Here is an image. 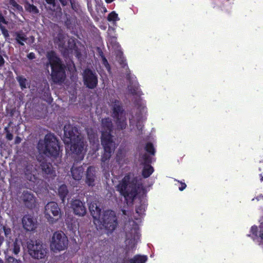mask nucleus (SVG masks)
<instances>
[{
	"label": "nucleus",
	"mask_w": 263,
	"mask_h": 263,
	"mask_svg": "<svg viewBox=\"0 0 263 263\" xmlns=\"http://www.w3.org/2000/svg\"><path fill=\"white\" fill-rule=\"evenodd\" d=\"M63 141L65 144H70V151L74 160L71 168L72 178L76 180H80L83 176L84 168L82 165L78 166V163L84 159L86 153L84 137L77 127L67 124L64 127Z\"/></svg>",
	"instance_id": "1"
},
{
	"label": "nucleus",
	"mask_w": 263,
	"mask_h": 263,
	"mask_svg": "<svg viewBox=\"0 0 263 263\" xmlns=\"http://www.w3.org/2000/svg\"><path fill=\"white\" fill-rule=\"evenodd\" d=\"M113 127L112 120L109 117L102 119L101 142L104 149V153L101 157V161L103 162L110 159L116 147L115 142L113 140L114 136L111 134Z\"/></svg>",
	"instance_id": "2"
},
{
	"label": "nucleus",
	"mask_w": 263,
	"mask_h": 263,
	"mask_svg": "<svg viewBox=\"0 0 263 263\" xmlns=\"http://www.w3.org/2000/svg\"><path fill=\"white\" fill-rule=\"evenodd\" d=\"M94 223L101 230L104 229L107 233H112L118 226V218L116 213L110 210L104 211L101 214V210L96 206V210L90 209Z\"/></svg>",
	"instance_id": "3"
},
{
	"label": "nucleus",
	"mask_w": 263,
	"mask_h": 263,
	"mask_svg": "<svg viewBox=\"0 0 263 263\" xmlns=\"http://www.w3.org/2000/svg\"><path fill=\"white\" fill-rule=\"evenodd\" d=\"M117 188L126 200L129 199L133 202L140 190L143 189V185L137 177H132L130 174H127L117 185Z\"/></svg>",
	"instance_id": "4"
},
{
	"label": "nucleus",
	"mask_w": 263,
	"mask_h": 263,
	"mask_svg": "<svg viewBox=\"0 0 263 263\" xmlns=\"http://www.w3.org/2000/svg\"><path fill=\"white\" fill-rule=\"evenodd\" d=\"M47 58L51 67V77L55 84L63 83L66 78L65 65L54 51H50Z\"/></svg>",
	"instance_id": "5"
},
{
	"label": "nucleus",
	"mask_w": 263,
	"mask_h": 263,
	"mask_svg": "<svg viewBox=\"0 0 263 263\" xmlns=\"http://www.w3.org/2000/svg\"><path fill=\"white\" fill-rule=\"evenodd\" d=\"M44 213L45 218L50 224L57 222L62 217L61 209L58 203L54 201L49 202L45 206Z\"/></svg>",
	"instance_id": "6"
},
{
	"label": "nucleus",
	"mask_w": 263,
	"mask_h": 263,
	"mask_svg": "<svg viewBox=\"0 0 263 263\" xmlns=\"http://www.w3.org/2000/svg\"><path fill=\"white\" fill-rule=\"evenodd\" d=\"M44 141L45 146L43 153L48 157L57 158L60 153V146L57 138L53 135H47Z\"/></svg>",
	"instance_id": "7"
},
{
	"label": "nucleus",
	"mask_w": 263,
	"mask_h": 263,
	"mask_svg": "<svg viewBox=\"0 0 263 263\" xmlns=\"http://www.w3.org/2000/svg\"><path fill=\"white\" fill-rule=\"evenodd\" d=\"M68 240L62 231H56L51 237L50 248L54 252L64 251L68 248Z\"/></svg>",
	"instance_id": "8"
},
{
	"label": "nucleus",
	"mask_w": 263,
	"mask_h": 263,
	"mask_svg": "<svg viewBox=\"0 0 263 263\" xmlns=\"http://www.w3.org/2000/svg\"><path fill=\"white\" fill-rule=\"evenodd\" d=\"M27 248L29 255L34 259H43L46 256V249L37 241L29 240L27 242Z\"/></svg>",
	"instance_id": "9"
},
{
	"label": "nucleus",
	"mask_w": 263,
	"mask_h": 263,
	"mask_svg": "<svg viewBox=\"0 0 263 263\" xmlns=\"http://www.w3.org/2000/svg\"><path fill=\"white\" fill-rule=\"evenodd\" d=\"M37 160L40 163L38 166L39 175L40 174L45 179L53 178L56 176L55 168L52 163L41 157H38Z\"/></svg>",
	"instance_id": "10"
},
{
	"label": "nucleus",
	"mask_w": 263,
	"mask_h": 263,
	"mask_svg": "<svg viewBox=\"0 0 263 263\" xmlns=\"http://www.w3.org/2000/svg\"><path fill=\"white\" fill-rule=\"evenodd\" d=\"M83 81L84 85L88 88L93 89L98 84V76L95 71L86 68L83 72Z\"/></svg>",
	"instance_id": "11"
},
{
	"label": "nucleus",
	"mask_w": 263,
	"mask_h": 263,
	"mask_svg": "<svg viewBox=\"0 0 263 263\" xmlns=\"http://www.w3.org/2000/svg\"><path fill=\"white\" fill-rule=\"evenodd\" d=\"M24 176L30 181L35 182L39 175L38 166L31 161H25L23 163Z\"/></svg>",
	"instance_id": "12"
},
{
	"label": "nucleus",
	"mask_w": 263,
	"mask_h": 263,
	"mask_svg": "<svg viewBox=\"0 0 263 263\" xmlns=\"http://www.w3.org/2000/svg\"><path fill=\"white\" fill-rule=\"evenodd\" d=\"M71 208L73 213L78 216H83L86 213V208L85 203L79 199H72L71 202Z\"/></svg>",
	"instance_id": "13"
},
{
	"label": "nucleus",
	"mask_w": 263,
	"mask_h": 263,
	"mask_svg": "<svg viewBox=\"0 0 263 263\" xmlns=\"http://www.w3.org/2000/svg\"><path fill=\"white\" fill-rule=\"evenodd\" d=\"M37 220L32 215H25L22 218V224L27 231H33L37 227Z\"/></svg>",
	"instance_id": "14"
},
{
	"label": "nucleus",
	"mask_w": 263,
	"mask_h": 263,
	"mask_svg": "<svg viewBox=\"0 0 263 263\" xmlns=\"http://www.w3.org/2000/svg\"><path fill=\"white\" fill-rule=\"evenodd\" d=\"M20 200L25 206L29 209H32L35 206V197L34 195L28 191H24L20 196Z\"/></svg>",
	"instance_id": "15"
},
{
	"label": "nucleus",
	"mask_w": 263,
	"mask_h": 263,
	"mask_svg": "<svg viewBox=\"0 0 263 263\" xmlns=\"http://www.w3.org/2000/svg\"><path fill=\"white\" fill-rule=\"evenodd\" d=\"M112 117H116L126 115L123 103L119 100L115 99L112 101Z\"/></svg>",
	"instance_id": "16"
},
{
	"label": "nucleus",
	"mask_w": 263,
	"mask_h": 263,
	"mask_svg": "<svg viewBox=\"0 0 263 263\" xmlns=\"http://www.w3.org/2000/svg\"><path fill=\"white\" fill-rule=\"evenodd\" d=\"M96 178V170L93 166H89L86 171V183L89 186H93L95 185V181Z\"/></svg>",
	"instance_id": "17"
},
{
	"label": "nucleus",
	"mask_w": 263,
	"mask_h": 263,
	"mask_svg": "<svg viewBox=\"0 0 263 263\" xmlns=\"http://www.w3.org/2000/svg\"><path fill=\"white\" fill-rule=\"evenodd\" d=\"M113 118L115 119V124L117 130H124L126 128L127 123L126 115L116 117Z\"/></svg>",
	"instance_id": "18"
},
{
	"label": "nucleus",
	"mask_w": 263,
	"mask_h": 263,
	"mask_svg": "<svg viewBox=\"0 0 263 263\" xmlns=\"http://www.w3.org/2000/svg\"><path fill=\"white\" fill-rule=\"evenodd\" d=\"M14 36L16 42L20 46H24V43L27 42L28 40L26 34L22 30L15 32Z\"/></svg>",
	"instance_id": "19"
},
{
	"label": "nucleus",
	"mask_w": 263,
	"mask_h": 263,
	"mask_svg": "<svg viewBox=\"0 0 263 263\" xmlns=\"http://www.w3.org/2000/svg\"><path fill=\"white\" fill-rule=\"evenodd\" d=\"M59 196L63 202H65V200L68 193L67 187L65 184L61 185L58 189Z\"/></svg>",
	"instance_id": "20"
},
{
	"label": "nucleus",
	"mask_w": 263,
	"mask_h": 263,
	"mask_svg": "<svg viewBox=\"0 0 263 263\" xmlns=\"http://www.w3.org/2000/svg\"><path fill=\"white\" fill-rule=\"evenodd\" d=\"M142 175L144 178L149 177L154 172V168L151 165H143Z\"/></svg>",
	"instance_id": "21"
},
{
	"label": "nucleus",
	"mask_w": 263,
	"mask_h": 263,
	"mask_svg": "<svg viewBox=\"0 0 263 263\" xmlns=\"http://www.w3.org/2000/svg\"><path fill=\"white\" fill-rule=\"evenodd\" d=\"M147 260V256L136 255L129 260L130 263H145Z\"/></svg>",
	"instance_id": "22"
},
{
	"label": "nucleus",
	"mask_w": 263,
	"mask_h": 263,
	"mask_svg": "<svg viewBox=\"0 0 263 263\" xmlns=\"http://www.w3.org/2000/svg\"><path fill=\"white\" fill-rule=\"evenodd\" d=\"M24 7L26 11L29 13L34 14H37L39 13L37 8L34 5L30 4L28 2H25Z\"/></svg>",
	"instance_id": "23"
},
{
	"label": "nucleus",
	"mask_w": 263,
	"mask_h": 263,
	"mask_svg": "<svg viewBox=\"0 0 263 263\" xmlns=\"http://www.w3.org/2000/svg\"><path fill=\"white\" fill-rule=\"evenodd\" d=\"M141 164L142 165H151L152 163V158L147 154H144L142 155L140 157Z\"/></svg>",
	"instance_id": "24"
},
{
	"label": "nucleus",
	"mask_w": 263,
	"mask_h": 263,
	"mask_svg": "<svg viewBox=\"0 0 263 263\" xmlns=\"http://www.w3.org/2000/svg\"><path fill=\"white\" fill-rule=\"evenodd\" d=\"M16 80L19 83L22 90L27 88V79L23 76H18L16 77Z\"/></svg>",
	"instance_id": "25"
},
{
	"label": "nucleus",
	"mask_w": 263,
	"mask_h": 263,
	"mask_svg": "<svg viewBox=\"0 0 263 263\" xmlns=\"http://www.w3.org/2000/svg\"><path fill=\"white\" fill-rule=\"evenodd\" d=\"M21 243V241L18 240V239L16 238L12 244V252L15 255L18 254L20 251Z\"/></svg>",
	"instance_id": "26"
},
{
	"label": "nucleus",
	"mask_w": 263,
	"mask_h": 263,
	"mask_svg": "<svg viewBox=\"0 0 263 263\" xmlns=\"http://www.w3.org/2000/svg\"><path fill=\"white\" fill-rule=\"evenodd\" d=\"M3 230L5 237L9 240H12L13 234L11 229L8 226L5 225L3 226Z\"/></svg>",
	"instance_id": "27"
},
{
	"label": "nucleus",
	"mask_w": 263,
	"mask_h": 263,
	"mask_svg": "<svg viewBox=\"0 0 263 263\" xmlns=\"http://www.w3.org/2000/svg\"><path fill=\"white\" fill-rule=\"evenodd\" d=\"M145 149L151 155H154L156 152L154 146L151 142H148L146 144Z\"/></svg>",
	"instance_id": "28"
},
{
	"label": "nucleus",
	"mask_w": 263,
	"mask_h": 263,
	"mask_svg": "<svg viewBox=\"0 0 263 263\" xmlns=\"http://www.w3.org/2000/svg\"><path fill=\"white\" fill-rule=\"evenodd\" d=\"M146 208V204L144 203H140L136 208V212L139 215H142L144 214L145 209Z\"/></svg>",
	"instance_id": "29"
},
{
	"label": "nucleus",
	"mask_w": 263,
	"mask_h": 263,
	"mask_svg": "<svg viewBox=\"0 0 263 263\" xmlns=\"http://www.w3.org/2000/svg\"><path fill=\"white\" fill-rule=\"evenodd\" d=\"M119 20L118 14L115 11H112L107 16V20L109 22H116Z\"/></svg>",
	"instance_id": "30"
},
{
	"label": "nucleus",
	"mask_w": 263,
	"mask_h": 263,
	"mask_svg": "<svg viewBox=\"0 0 263 263\" xmlns=\"http://www.w3.org/2000/svg\"><path fill=\"white\" fill-rule=\"evenodd\" d=\"M4 131L6 134V138L8 140L11 141L13 139V136L12 133H10L8 127H5L4 128Z\"/></svg>",
	"instance_id": "31"
},
{
	"label": "nucleus",
	"mask_w": 263,
	"mask_h": 263,
	"mask_svg": "<svg viewBox=\"0 0 263 263\" xmlns=\"http://www.w3.org/2000/svg\"><path fill=\"white\" fill-rule=\"evenodd\" d=\"M10 4L13 7L15 8L18 11H22L23 7L18 4L15 0H10Z\"/></svg>",
	"instance_id": "32"
},
{
	"label": "nucleus",
	"mask_w": 263,
	"mask_h": 263,
	"mask_svg": "<svg viewBox=\"0 0 263 263\" xmlns=\"http://www.w3.org/2000/svg\"><path fill=\"white\" fill-rule=\"evenodd\" d=\"M0 30L5 37L7 38L9 36V34L8 30L5 28V26H3L1 24H0Z\"/></svg>",
	"instance_id": "33"
},
{
	"label": "nucleus",
	"mask_w": 263,
	"mask_h": 263,
	"mask_svg": "<svg viewBox=\"0 0 263 263\" xmlns=\"http://www.w3.org/2000/svg\"><path fill=\"white\" fill-rule=\"evenodd\" d=\"M136 127L139 133L142 132L143 125L139 120L136 123Z\"/></svg>",
	"instance_id": "34"
},
{
	"label": "nucleus",
	"mask_w": 263,
	"mask_h": 263,
	"mask_svg": "<svg viewBox=\"0 0 263 263\" xmlns=\"http://www.w3.org/2000/svg\"><path fill=\"white\" fill-rule=\"evenodd\" d=\"M251 232L253 235L257 236L258 233V228L256 226H253L251 228Z\"/></svg>",
	"instance_id": "35"
},
{
	"label": "nucleus",
	"mask_w": 263,
	"mask_h": 263,
	"mask_svg": "<svg viewBox=\"0 0 263 263\" xmlns=\"http://www.w3.org/2000/svg\"><path fill=\"white\" fill-rule=\"evenodd\" d=\"M178 182L180 184V186L179 187V190L180 191H183L186 187V184L184 182H182V181H178Z\"/></svg>",
	"instance_id": "36"
},
{
	"label": "nucleus",
	"mask_w": 263,
	"mask_h": 263,
	"mask_svg": "<svg viewBox=\"0 0 263 263\" xmlns=\"http://www.w3.org/2000/svg\"><path fill=\"white\" fill-rule=\"evenodd\" d=\"M0 23L7 25L8 22L6 20L2 13L0 12Z\"/></svg>",
	"instance_id": "37"
},
{
	"label": "nucleus",
	"mask_w": 263,
	"mask_h": 263,
	"mask_svg": "<svg viewBox=\"0 0 263 263\" xmlns=\"http://www.w3.org/2000/svg\"><path fill=\"white\" fill-rule=\"evenodd\" d=\"M119 63L123 68H125V66H127V63H126V60L124 59V58H121Z\"/></svg>",
	"instance_id": "38"
},
{
	"label": "nucleus",
	"mask_w": 263,
	"mask_h": 263,
	"mask_svg": "<svg viewBox=\"0 0 263 263\" xmlns=\"http://www.w3.org/2000/svg\"><path fill=\"white\" fill-rule=\"evenodd\" d=\"M27 58L30 60H33L35 58V54L33 52H30L27 54Z\"/></svg>",
	"instance_id": "39"
},
{
	"label": "nucleus",
	"mask_w": 263,
	"mask_h": 263,
	"mask_svg": "<svg viewBox=\"0 0 263 263\" xmlns=\"http://www.w3.org/2000/svg\"><path fill=\"white\" fill-rule=\"evenodd\" d=\"M5 62V61L3 56L1 54H0V67H2V66H4Z\"/></svg>",
	"instance_id": "40"
},
{
	"label": "nucleus",
	"mask_w": 263,
	"mask_h": 263,
	"mask_svg": "<svg viewBox=\"0 0 263 263\" xmlns=\"http://www.w3.org/2000/svg\"><path fill=\"white\" fill-rule=\"evenodd\" d=\"M21 141H22V139L20 137L16 136L15 139L14 143H15V144H19L20 143H21Z\"/></svg>",
	"instance_id": "41"
},
{
	"label": "nucleus",
	"mask_w": 263,
	"mask_h": 263,
	"mask_svg": "<svg viewBox=\"0 0 263 263\" xmlns=\"http://www.w3.org/2000/svg\"><path fill=\"white\" fill-rule=\"evenodd\" d=\"M62 6H65L67 5L69 0H59Z\"/></svg>",
	"instance_id": "42"
},
{
	"label": "nucleus",
	"mask_w": 263,
	"mask_h": 263,
	"mask_svg": "<svg viewBox=\"0 0 263 263\" xmlns=\"http://www.w3.org/2000/svg\"><path fill=\"white\" fill-rule=\"evenodd\" d=\"M137 90H138V87H136V88H134L133 89H130L131 92L133 95H137L138 94Z\"/></svg>",
	"instance_id": "43"
},
{
	"label": "nucleus",
	"mask_w": 263,
	"mask_h": 263,
	"mask_svg": "<svg viewBox=\"0 0 263 263\" xmlns=\"http://www.w3.org/2000/svg\"><path fill=\"white\" fill-rule=\"evenodd\" d=\"M47 4L54 5L55 0H45Z\"/></svg>",
	"instance_id": "44"
},
{
	"label": "nucleus",
	"mask_w": 263,
	"mask_h": 263,
	"mask_svg": "<svg viewBox=\"0 0 263 263\" xmlns=\"http://www.w3.org/2000/svg\"><path fill=\"white\" fill-rule=\"evenodd\" d=\"M47 4L54 5L55 0H45Z\"/></svg>",
	"instance_id": "45"
},
{
	"label": "nucleus",
	"mask_w": 263,
	"mask_h": 263,
	"mask_svg": "<svg viewBox=\"0 0 263 263\" xmlns=\"http://www.w3.org/2000/svg\"><path fill=\"white\" fill-rule=\"evenodd\" d=\"M259 236L263 240V228H260Z\"/></svg>",
	"instance_id": "46"
},
{
	"label": "nucleus",
	"mask_w": 263,
	"mask_h": 263,
	"mask_svg": "<svg viewBox=\"0 0 263 263\" xmlns=\"http://www.w3.org/2000/svg\"><path fill=\"white\" fill-rule=\"evenodd\" d=\"M102 60H103V64L105 66H106V65H107L108 66H109V64L108 63V62H107L106 59L103 55L102 56Z\"/></svg>",
	"instance_id": "47"
},
{
	"label": "nucleus",
	"mask_w": 263,
	"mask_h": 263,
	"mask_svg": "<svg viewBox=\"0 0 263 263\" xmlns=\"http://www.w3.org/2000/svg\"><path fill=\"white\" fill-rule=\"evenodd\" d=\"M114 1L115 0H105V2H106V3L109 4V3H111V2H112Z\"/></svg>",
	"instance_id": "48"
},
{
	"label": "nucleus",
	"mask_w": 263,
	"mask_h": 263,
	"mask_svg": "<svg viewBox=\"0 0 263 263\" xmlns=\"http://www.w3.org/2000/svg\"><path fill=\"white\" fill-rule=\"evenodd\" d=\"M120 154H121L120 153V152H118V154H117V157H120Z\"/></svg>",
	"instance_id": "49"
},
{
	"label": "nucleus",
	"mask_w": 263,
	"mask_h": 263,
	"mask_svg": "<svg viewBox=\"0 0 263 263\" xmlns=\"http://www.w3.org/2000/svg\"><path fill=\"white\" fill-rule=\"evenodd\" d=\"M58 38H59V40L60 41H61V36H60V35H59V37H58Z\"/></svg>",
	"instance_id": "50"
},
{
	"label": "nucleus",
	"mask_w": 263,
	"mask_h": 263,
	"mask_svg": "<svg viewBox=\"0 0 263 263\" xmlns=\"http://www.w3.org/2000/svg\"><path fill=\"white\" fill-rule=\"evenodd\" d=\"M261 181H263V177H261Z\"/></svg>",
	"instance_id": "51"
},
{
	"label": "nucleus",
	"mask_w": 263,
	"mask_h": 263,
	"mask_svg": "<svg viewBox=\"0 0 263 263\" xmlns=\"http://www.w3.org/2000/svg\"><path fill=\"white\" fill-rule=\"evenodd\" d=\"M0 263H2V261H1V260H0Z\"/></svg>",
	"instance_id": "52"
}]
</instances>
